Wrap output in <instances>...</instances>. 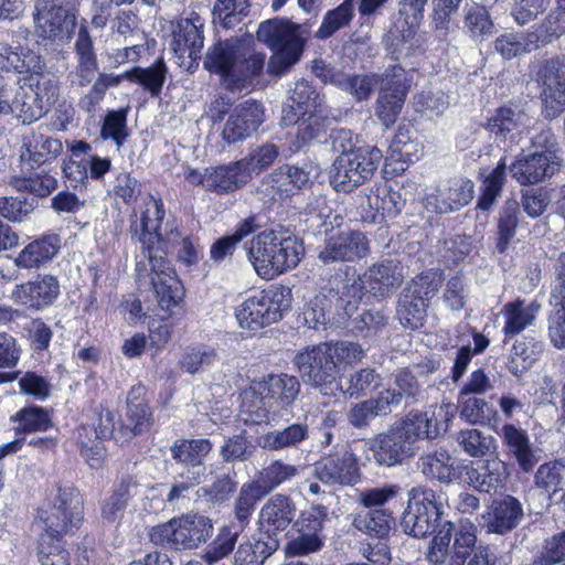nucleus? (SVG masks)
Returning a JSON list of instances; mask_svg holds the SVG:
<instances>
[{
	"label": "nucleus",
	"instance_id": "1",
	"mask_svg": "<svg viewBox=\"0 0 565 565\" xmlns=\"http://www.w3.org/2000/svg\"><path fill=\"white\" fill-rule=\"evenodd\" d=\"M131 221V238L142 244L141 259L137 263L140 270L143 258L148 260L150 279L161 310L168 312L178 306L183 297V288L175 270L166 255L180 246L178 256L186 265L200 258V248L195 241L180 230L178 220L167 214L161 199L148 194L142 200L140 216L135 212Z\"/></svg>",
	"mask_w": 565,
	"mask_h": 565
},
{
	"label": "nucleus",
	"instance_id": "2",
	"mask_svg": "<svg viewBox=\"0 0 565 565\" xmlns=\"http://www.w3.org/2000/svg\"><path fill=\"white\" fill-rule=\"evenodd\" d=\"M84 503L74 488L53 490L46 502L38 509L32 530L39 536V555L42 565H70L68 553L52 545L83 521Z\"/></svg>",
	"mask_w": 565,
	"mask_h": 565
},
{
	"label": "nucleus",
	"instance_id": "3",
	"mask_svg": "<svg viewBox=\"0 0 565 565\" xmlns=\"http://www.w3.org/2000/svg\"><path fill=\"white\" fill-rule=\"evenodd\" d=\"M266 54L257 52L248 41L226 40L206 52L204 67L221 76L230 87H239L258 76L265 66Z\"/></svg>",
	"mask_w": 565,
	"mask_h": 565
},
{
	"label": "nucleus",
	"instance_id": "4",
	"mask_svg": "<svg viewBox=\"0 0 565 565\" xmlns=\"http://www.w3.org/2000/svg\"><path fill=\"white\" fill-rule=\"evenodd\" d=\"M246 255L259 277L273 279L299 264L303 247L295 236L270 228L252 238Z\"/></svg>",
	"mask_w": 565,
	"mask_h": 565
},
{
	"label": "nucleus",
	"instance_id": "5",
	"mask_svg": "<svg viewBox=\"0 0 565 565\" xmlns=\"http://www.w3.org/2000/svg\"><path fill=\"white\" fill-rule=\"evenodd\" d=\"M257 40L266 44L273 52L267 73L273 76L286 74L303 52V39L299 25L287 20L273 19L264 21L257 30Z\"/></svg>",
	"mask_w": 565,
	"mask_h": 565
},
{
	"label": "nucleus",
	"instance_id": "6",
	"mask_svg": "<svg viewBox=\"0 0 565 565\" xmlns=\"http://www.w3.org/2000/svg\"><path fill=\"white\" fill-rule=\"evenodd\" d=\"M477 533V526L470 521H460L457 525L445 521L425 553L426 562L428 565H466L478 550Z\"/></svg>",
	"mask_w": 565,
	"mask_h": 565
},
{
	"label": "nucleus",
	"instance_id": "7",
	"mask_svg": "<svg viewBox=\"0 0 565 565\" xmlns=\"http://www.w3.org/2000/svg\"><path fill=\"white\" fill-rule=\"evenodd\" d=\"M443 501V495L433 489L413 487L408 491V504L401 521L403 531L414 537L437 534L446 521Z\"/></svg>",
	"mask_w": 565,
	"mask_h": 565
},
{
	"label": "nucleus",
	"instance_id": "8",
	"mask_svg": "<svg viewBox=\"0 0 565 565\" xmlns=\"http://www.w3.org/2000/svg\"><path fill=\"white\" fill-rule=\"evenodd\" d=\"M213 534L211 519L201 514H185L169 522L153 526L149 532L150 541L174 551L198 548Z\"/></svg>",
	"mask_w": 565,
	"mask_h": 565
},
{
	"label": "nucleus",
	"instance_id": "9",
	"mask_svg": "<svg viewBox=\"0 0 565 565\" xmlns=\"http://www.w3.org/2000/svg\"><path fill=\"white\" fill-rule=\"evenodd\" d=\"M291 306V290L287 287H271L245 299L235 309V317L242 329L258 331L281 319L282 312Z\"/></svg>",
	"mask_w": 565,
	"mask_h": 565
},
{
	"label": "nucleus",
	"instance_id": "10",
	"mask_svg": "<svg viewBox=\"0 0 565 565\" xmlns=\"http://www.w3.org/2000/svg\"><path fill=\"white\" fill-rule=\"evenodd\" d=\"M294 362L302 380L322 395L337 397L339 393H343L337 362L332 360L327 344L306 348L295 356Z\"/></svg>",
	"mask_w": 565,
	"mask_h": 565
},
{
	"label": "nucleus",
	"instance_id": "11",
	"mask_svg": "<svg viewBox=\"0 0 565 565\" xmlns=\"http://www.w3.org/2000/svg\"><path fill=\"white\" fill-rule=\"evenodd\" d=\"M382 158V151L374 146H361L338 156L330 179L333 189L348 193L362 185L373 177Z\"/></svg>",
	"mask_w": 565,
	"mask_h": 565
},
{
	"label": "nucleus",
	"instance_id": "12",
	"mask_svg": "<svg viewBox=\"0 0 565 565\" xmlns=\"http://www.w3.org/2000/svg\"><path fill=\"white\" fill-rule=\"evenodd\" d=\"M17 84L13 97L9 98L8 115L13 114L23 124L41 119L56 100L57 86L51 79L34 82L33 77H28Z\"/></svg>",
	"mask_w": 565,
	"mask_h": 565
},
{
	"label": "nucleus",
	"instance_id": "13",
	"mask_svg": "<svg viewBox=\"0 0 565 565\" xmlns=\"http://www.w3.org/2000/svg\"><path fill=\"white\" fill-rule=\"evenodd\" d=\"M455 413L456 406L452 403H441L429 412L412 411L393 425L408 446L413 447L419 439H435L441 431H446Z\"/></svg>",
	"mask_w": 565,
	"mask_h": 565
},
{
	"label": "nucleus",
	"instance_id": "14",
	"mask_svg": "<svg viewBox=\"0 0 565 565\" xmlns=\"http://www.w3.org/2000/svg\"><path fill=\"white\" fill-rule=\"evenodd\" d=\"M494 379L490 377L482 367L470 373L458 393L460 417L470 425H481L489 420L488 402L480 397L492 392Z\"/></svg>",
	"mask_w": 565,
	"mask_h": 565
},
{
	"label": "nucleus",
	"instance_id": "15",
	"mask_svg": "<svg viewBox=\"0 0 565 565\" xmlns=\"http://www.w3.org/2000/svg\"><path fill=\"white\" fill-rule=\"evenodd\" d=\"M408 87L409 81L407 79L406 71L399 65L388 66L381 75L375 115L386 129L397 120Z\"/></svg>",
	"mask_w": 565,
	"mask_h": 565
},
{
	"label": "nucleus",
	"instance_id": "16",
	"mask_svg": "<svg viewBox=\"0 0 565 565\" xmlns=\"http://www.w3.org/2000/svg\"><path fill=\"white\" fill-rule=\"evenodd\" d=\"M536 82L545 118L557 117L565 109V55L545 61L537 71Z\"/></svg>",
	"mask_w": 565,
	"mask_h": 565
},
{
	"label": "nucleus",
	"instance_id": "17",
	"mask_svg": "<svg viewBox=\"0 0 565 565\" xmlns=\"http://www.w3.org/2000/svg\"><path fill=\"white\" fill-rule=\"evenodd\" d=\"M370 253V242L364 233L355 230H341L329 235L318 253L324 265L351 263L365 258Z\"/></svg>",
	"mask_w": 565,
	"mask_h": 565
},
{
	"label": "nucleus",
	"instance_id": "18",
	"mask_svg": "<svg viewBox=\"0 0 565 565\" xmlns=\"http://www.w3.org/2000/svg\"><path fill=\"white\" fill-rule=\"evenodd\" d=\"M60 282L53 275H38L35 279L15 285L11 291V300L28 310H43L58 298Z\"/></svg>",
	"mask_w": 565,
	"mask_h": 565
},
{
	"label": "nucleus",
	"instance_id": "19",
	"mask_svg": "<svg viewBox=\"0 0 565 565\" xmlns=\"http://www.w3.org/2000/svg\"><path fill=\"white\" fill-rule=\"evenodd\" d=\"M313 476L326 486H353L360 478L356 457L348 449L322 457L313 465Z\"/></svg>",
	"mask_w": 565,
	"mask_h": 565
},
{
	"label": "nucleus",
	"instance_id": "20",
	"mask_svg": "<svg viewBox=\"0 0 565 565\" xmlns=\"http://www.w3.org/2000/svg\"><path fill=\"white\" fill-rule=\"evenodd\" d=\"M473 199V183L465 178H451L438 184L434 193L425 198L428 211L447 214L467 206Z\"/></svg>",
	"mask_w": 565,
	"mask_h": 565
},
{
	"label": "nucleus",
	"instance_id": "21",
	"mask_svg": "<svg viewBox=\"0 0 565 565\" xmlns=\"http://www.w3.org/2000/svg\"><path fill=\"white\" fill-rule=\"evenodd\" d=\"M562 157H548L542 153L531 152L520 154L511 164L512 178L521 185H532L552 178L563 167Z\"/></svg>",
	"mask_w": 565,
	"mask_h": 565
},
{
	"label": "nucleus",
	"instance_id": "22",
	"mask_svg": "<svg viewBox=\"0 0 565 565\" xmlns=\"http://www.w3.org/2000/svg\"><path fill=\"white\" fill-rule=\"evenodd\" d=\"M366 444L374 461L380 466L394 467L414 455V447L408 446L394 425L370 438Z\"/></svg>",
	"mask_w": 565,
	"mask_h": 565
},
{
	"label": "nucleus",
	"instance_id": "23",
	"mask_svg": "<svg viewBox=\"0 0 565 565\" xmlns=\"http://www.w3.org/2000/svg\"><path fill=\"white\" fill-rule=\"evenodd\" d=\"M212 450L207 439H179L171 446V456L183 467L182 476L192 481H202L205 477L204 458Z\"/></svg>",
	"mask_w": 565,
	"mask_h": 565
},
{
	"label": "nucleus",
	"instance_id": "24",
	"mask_svg": "<svg viewBox=\"0 0 565 565\" xmlns=\"http://www.w3.org/2000/svg\"><path fill=\"white\" fill-rule=\"evenodd\" d=\"M264 121V110L256 102H246L235 107L227 117L222 136L228 142L243 141L249 138Z\"/></svg>",
	"mask_w": 565,
	"mask_h": 565
},
{
	"label": "nucleus",
	"instance_id": "25",
	"mask_svg": "<svg viewBox=\"0 0 565 565\" xmlns=\"http://www.w3.org/2000/svg\"><path fill=\"white\" fill-rule=\"evenodd\" d=\"M404 280L403 267L396 260L386 259L370 266L362 274L365 292L383 299L396 290Z\"/></svg>",
	"mask_w": 565,
	"mask_h": 565
},
{
	"label": "nucleus",
	"instance_id": "26",
	"mask_svg": "<svg viewBox=\"0 0 565 565\" xmlns=\"http://www.w3.org/2000/svg\"><path fill=\"white\" fill-rule=\"evenodd\" d=\"M204 19L196 12L180 18L173 31L174 52L180 56L188 54L193 61L200 58L204 46Z\"/></svg>",
	"mask_w": 565,
	"mask_h": 565
},
{
	"label": "nucleus",
	"instance_id": "27",
	"mask_svg": "<svg viewBox=\"0 0 565 565\" xmlns=\"http://www.w3.org/2000/svg\"><path fill=\"white\" fill-rule=\"evenodd\" d=\"M401 193L391 188L379 189L374 195H367L361 203V220L369 224H381L385 217H394L404 207Z\"/></svg>",
	"mask_w": 565,
	"mask_h": 565
},
{
	"label": "nucleus",
	"instance_id": "28",
	"mask_svg": "<svg viewBox=\"0 0 565 565\" xmlns=\"http://www.w3.org/2000/svg\"><path fill=\"white\" fill-rule=\"evenodd\" d=\"M316 75L323 82L350 93L358 102L367 99L375 87L381 86V75H348L327 70L322 62L315 65Z\"/></svg>",
	"mask_w": 565,
	"mask_h": 565
},
{
	"label": "nucleus",
	"instance_id": "29",
	"mask_svg": "<svg viewBox=\"0 0 565 565\" xmlns=\"http://www.w3.org/2000/svg\"><path fill=\"white\" fill-rule=\"evenodd\" d=\"M35 10L34 22L43 38L55 39L75 25L74 14L54 2L39 1Z\"/></svg>",
	"mask_w": 565,
	"mask_h": 565
},
{
	"label": "nucleus",
	"instance_id": "30",
	"mask_svg": "<svg viewBox=\"0 0 565 565\" xmlns=\"http://www.w3.org/2000/svg\"><path fill=\"white\" fill-rule=\"evenodd\" d=\"M542 310L539 301L516 299L503 305L500 315L504 321L502 332L507 338H512L527 328L534 327Z\"/></svg>",
	"mask_w": 565,
	"mask_h": 565
},
{
	"label": "nucleus",
	"instance_id": "31",
	"mask_svg": "<svg viewBox=\"0 0 565 565\" xmlns=\"http://www.w3.org/2000/svg\"><path fill=\"white\" fill-rule=\"evenodd\" d=\"M143 392V386L135 385L128 393L126 423L118 429L122 440H128L136 435L148 431L152 425L149 407L141 399Z\"/></svg>",
	"mask_w": 565,
	"mask_h": 565
},
{
	"label": "nucleus",
	"instance_id": "32",
	"mask_svg": "<svg viewBox=\"0 0 565 565\" xmlns=\"http://www.w3.org/2000/svg\"><path fill=\"white\" fill-rule=\"evenodd\" d=\"M499 436L508 454L515 459L521 470L530 472L539 460L527 431L514 424H504Z\"/></svg>",
	"mask_w": 565,
	"mask_h": 565
},
{
	"label": "nucleus",
	"instance_id": "33",
	"mask_svg": "<svg viewBox=\"0 0 565 565\" xmlns=\"http://www.w3.org/2000/svg\"><path fill=\"white\" fill-rule=\"evenodd\" d=\"M60 248L61 239L57 235H43L25 245L13 258V263L18 268L38 269L52 262Z\"/></svg>",
	"mask_w": 565,
	"mask_h": 565
},
{
	"label": "nucleus",
	"instance_id": "34",
	"mask_svg": "<svg viewBox=\"0 0 565 565\" xmlns=\"http://www.w3.org/2000/svg\"><path fill=\"white\" fill-rule=\"evenodd\" d=\"M523 518L521 502L511 495L493 501L484 523L488 533L503 535L515 529Z\"/></svg>",
	"mask_w": 565,
	"mask_h": 565
},
{
	"label": "nucleus",
	"instance_id": "35",
	"mask_svg": "<svg viewBox=\"0 0 565 565\" xmlns=\"http://www.w3.org/2000/svg\"><path fill=\"white\" fill-rule=\"evenodd\" d=\"M427 1L428 0L399 1V20L396 28L404 43L409 44L406 47L407 51L419 49L424 43V38L418 34V30L424 20V11Z\"/></svg>",
	"mask_w": 565,
	"mask_h": 565
},
{
	"label": "nucleus",
	"instance_id": "36",
	"mask_svg": "<svg viewBox=\"0 0 565 565\" xmlns=\"http://www.w3.org/2000/svg\"><path fill=\"white\" fill-rule=\"evenodd\" d=\"M62 149L63 146L58 139L39 130H31L22 137L20 159L34 168L61 153Z\"/></svg>",
	"mask_w": 565,
	"mask_h": 565
},
{
	"label": "nucleus",
	"instance_id": "37",
	"mask_svg": "<svg viewBox=\"0 0 565 565\" xmlns=\"http://www.w3.org/2000/svg\"><path fill=\"white\" fill-rule=\"evenodd\" d=\"M257 383L258 390H263L275 411L291 407L300 394V383L292 375L270 374Z\"/></svg>",
	"mask_w": 565,
	"mask_h": 565
},
{
	"label": "nucleus",
	"instance_id": "38",
	"mask_svg": "<svg viewBox=\"0 0 565 565\" xmlns=\"http://www.w3.org/2000/svg\"><path fill=\"white\" fill-rule=\"evenodd\" d=\"M295 512V504L289 497L275 494L260 509L259 524L269 533L285 531L292 522Z\"/></svg>",
	"mask_w": 565,
	"mask_h": 565
},
{
	"label": "nucleus",
	"instance_id": "39",
	"mask_svg": "<svg viewBox=\"0 0 565 565\" xmlns=\"http://www.w3.org/2000/svg\"><path fill=\"white\" fill-rule=\"evenodd\" d=\"M141 494V486L132 478L122 479L113 493L105 498L100 505L102 518L108 523L119 521L129 502Z\"/></svg>",
	"mask_w": 565,
	"mask_h": 565
},
{
	"label": "nucleus",
	"instance_id": "40",
	"mask_svg": "<svg viewBox=\"0 0 565 565\" xmlns=\"http://www.w3.org/2000/svg\"><path fill=\"white\" fill-rule=\"evenodd\" d=\"M205 189L217 194L233 192L247 184V174L239 161L218 167L206 168Z\"/></svg>",
	"mask_w": 565,
	"mask_h": 565
},
{
	"label": "nucleus",
	"instance_id": "41",
	"mask_svg": "<svg viewBox=\"0 0 565 565\" xmlns=\"http://www.w3.org/2000/svg\"><path fill=\"white\" fill-rule=\"evenodd\" d=\"M309 426L306 423H292L284 428L274 429L263 434L259 445L269 451H280L297 448L309 438Z\"/></svg>",
	"mask_w": 565,
	"mask_h": 565
},
{
	"label": "nucleus",
	"instance_id": "42",
	"mask_svg": "<svg viewBox=\"0 0 565 565\" xmlns=\"http://www.w3.org/2000/svg\"><path fill=\"white\" fill-rule=\"evenodd\" d=\"M470 483L480 492L489 493L501 488L507 478L505 463L492 458L477 465L468 472Z\"/></svg>",
	"mask_w": 565,
	"mask_h": 565
},
{
	"label": "nucleus",
	"instance_id": "43",
	"mask_svg": "<svg viewBox=\"0 0 565 565\" xmlns=\"http://www.w3.org/2000/svg\"><path fill=\"white\" fill-rule=\"evenodd\" d=\"M335 287L330 288L329 294L340 309H343L348 316H351L358 308L365 292V282L362 281V275L358 277H344L334 279Z\"/></svg>",
	"mask_w": 565,
	"mask_h": 565
},
{
	"label": "nucleus",
	"instance_id": "44",
	"mask_svg": "<svg viewBox=\"0 0 565 565\" xmlns=\"http://www.w3.org/2000/svg\"><path fill=\"white\" fill-rule=\"evenodd\" d=\"M258 383L253 384L243 393L242 415L245 423L262 424L269 420L276 411L263 390H258Z\"/></svg>",
	"mask_w": 565,
	"mask_h": 565
},
{
	"label": "nucleus",
	"instance_id": "45",
	"mask_svg": "<svg viewBox=\"0 0 565 565\" xmlns=\"http://www.w3.org/2000/svg\"><path fill=\"white\" fill-rule=\"evenodd\" d=\"M321 108L307 113L306 116L294 111V105L282 108V121L286 126L298 125L297 136L302 142H308L319 137L324 131Z\"/></svg>",
	"mask_w": 565,
	"mask_h": 565
},
{
	"label": "nucleus",
	"instance_id": "46",
	"mask_svg": "<svg viewBox=\"0 0 565 565\" xmlns=\"http://www.w3.org/2000/svg\"><path fill=\"white\" fill-rule=\"evenodd\" d=\"M299 473V469L295 465L285 462L281 459L273 460L268 466L264 467L255 477L253 482L256 487L267 495L280 484L292 480Z\"/></svg>",
	"mask_w": 565,
	"mask_h": 565
},
{
	"label": "nucleus",
	"instance_id": "47",
	"mask_svg": "<svg viewBox=\"0 0 565 565\" xmlns=\"http://www.w3.org/2000/svg\"><path fill=\"white\" fill-rule=\"evenodd\" d=\"M525 120L526 116L522 111L511 107H501L488 120V129L498 138L507 139L510 135L511 141L516 143Z\"/></svg>",
	"mask_w": 565,
	"mask_h": 565
},
{
	"label": "nucleus",
	"instance_id": "48",
	"mask_svg": "<svg viewBox=\"0 0 565 565\" xmlns=\"http://www.w3.org/2000/svg\"><path fill=\"white\" fill-rule=\"evenodd\" d=\"M168 68L162 58L148 67H134L124 73L125 79L141 85L151 96H158L166 82Z\"/></svg>",
	"mask_w": 565,
	"mask_h": 565
},
{
	"label": "nucleus",
	"instance_id": "49",
	"mask_svg": "<svg viewBox=\"0 0 565 565\" xmlns=\"http://www.w3.org/2000/svg\"><path fill=\"white\" fill-rule=\"evenodd\" d=\"M392 412L386 399L379 394L376 398H369L354 404L348 412V422L358 429L367 428L373 419L386 416Z\"/></svg>",
	"mask_w": 565,
	"mask_h": 565
},
{
	"label": "nucleus",
	"instance_id": "50",
	"mask_svg": "<svg viewBox=\"0 0 565 565\" xmlns=\"http://www.w3.org/2000/svg\"><path fill=\"white\" fill-rule=\"evenodd\" d=\"M393 523L394 518L387 509H370L364 513H359L353 522L359 531L376 539L385 537Z\"/></svg>",
	"mask_w": 565,
	"mask_h": 565
},
{
	"label": "nucleus",
	"instance_id": "51",
	"mask_svg": "<svg viewBox=\"0 0 565 565\" xmlns=\"http://www.w3.org/2000/svg\"><path fill=\"white\" fill-rule=\"evenodd\" d=\"M239 530L232 525H223L217 534L202 554V559L206 565H214L221 559L230 556L237 543Z\"/></svg>",
	"mask_w": 565,
	"mask_h": 565
},
{
	"label": "nucleus",
	"instance_id": "52",
	"mask_svg": "<svg viewBox=\"0 0 565 565\" xmlns=\"http://www.w3.org/2000/svg\"><path fill=\"white\" fill-rule=\"evenodd\" d=\"M354 0H344L337 8L327 11L319 29L316 32V38L327 40L340 29L350 25L354 18Z\"/></svg>",
	"mask_w": 565,
	"mask_h": 565
},
{
	"label": "nucleus",
	"instance_id": "53",
	"mask_svg": "<svg viewBox=\"0 0 565 565\" xmlns=\"http://www.w3.org/2000/svg\"><path fill=\"white\" fill-rule=\"evenodd\" d=\"M393 384L394 387H388L380 393L391 408L398 406L404 398H415L419 392L418 382L408 369L397 371L394 374Z\"/></svg>",
	"mask_w": 565,
	"mask_h": 565
},
{
	"label": "nucleus",
	"instance_id": "54",
	"mask_svg": "<svg viewBox=\"0 0 565 565\" xmlns=\"http://www.w3.org/2000/svg\"><path fill=\"white\" fill-rule=\"evenodd\" d=\"M463 29L476 41H484L493 34L494 24L488 10L479 4L465 8Z\"/></svg>",
	"mask_w": 565,
	"mask_h": 565
},
{
	"label": "nucleus",
	"instance_id": "55",
	"mask_svg": "<svg viewBox=\"0 0 565 565\" xmlns=\"http://www.w3.org/2000/svg\"><path fill=\"white\" fill-rule=\"evenodd\" d=\"M418 468L422 473L431 480L449 481L452 470L451 456L446 449H437L423 455L418 459Z\"/></svg>",
	"mask_w": 565,
	"mask_h": 565
},
{
	"label": "nucleus",
	"instance_id": "56",
	"mask_svg": "<svg viewBox=\"0 0 565 565\" xmlns=\"http://www.w3.org/2000/svg\"><path fill=\"white\" fill-rule=\"evenodd\" d=\"M127 115L128 110L124 108L108 110L102 121L100 139L113 141L118 150L129 137Z\"/></svg>",
	"mask_w": 565,
	"mask_h": 565
},
{
	"label": "nucleus",
	"instance_id": "57",
	"mask_svg": "<svg viewBox=\"0 0 565 565\" xmlns=\"http://www.w3.org/2000/svg\"><path fill=\"white\" fill-rule=\"evenodd\" d=\"M279 156V148L274 143H264L253 148L246 157L238 160L248 181L269 168Z\"/></svg>",
	"mask_w": 565,
	"mask_h": 565
},
{
	"label": "nucleus",
	"instance_id": "58",
	"mask_svg": "<svg viewBox=\"0 0 565 565\" xmlns=\"http://www.w3.org/2000/svg\"><path fill=\"white\" fill-rule=\"evenodd\" d=\"M456 441L470 457L490 455L495 446L494 438L477 428L462 429L456 434Z\"/></svg>",
	"mask_w": 565,
	"mask_h": 565
},
{
	"label": "nucleus",
	"instance_id": "59",
	"mask_svg": "<svg viewBox=\"0 0 565 565\" xmlns=\"http://www.w3.org/2000/svg\"><path fill=\"white\" fill-rule=\"evenodd\" d=\"M248 7V0H215L212 9L213 21L225 29H234L247 15Z\"/></svg>",
	"mask_w": 565,
	"mask_h": 565
},
{
	"label": "nucleus",
	"instance_id": "60",
	"mask_svg": "<svg viewBox=\"0 0 565 565\" xmlns=\"http://www.w3.org/2000/svg\"><path fill=\"white\" fill-rule=\"evenodd\" d=\"M294 193V185L289 184L280 168L266 177L258 188V194L266 203L282 202Z\"/></svg>",
	"mask_w": 565,
	"mask_h": 565
},
{
	"label": "nucleus",
	"instance_id": "61",
	"mask_svg": "<svg viewBox=\"0 0 565 565\" xmlns=\"http://www.w3.org/2000/svg\"><path fill=\"white\" fill-rule=\"evenodd\" d=\"M519 203L514 200L505 202L498 218L497 249L504 253L515 235L519 225Z\"/></svg>",
	"mask_w": 565,
	"mask_h": 565
},
{
	"label": "nucleus",
	"instance_id": "62",
	"mask_svg": "<svg viewBox=\"0 0 565 565\" xmlns=\"http://www.w3.org/2000/svg\"><path fill=\"white\" fill-rule=\"evenodd\" d=\"M427 306L428 303L422 300L420 297L405 290L397 306V316L401 323L411 329L418 328L422 326Z\"/></svg>",
	"mask_w": 565,
	"mask_h": 565
},
{
	"label": "nucleus",
	"instance_id": "63",
	"mask_svg": "<svg viewBox=\"0 0 565 565\" xmlns=\"http://www.w3.org/2000/svg\"><path fill=\"white\" fill-rule=\"evenodd\" d=\"M290 105L294 111L306 116L307 113L317 111L322 106L319 92L307 81H298L290 94Z\"/></svg>",
	"mask_w": 565,
	"mask_h": 565
},
{
	"label": "nucleus",
	"instance_id": "64",
	"mask_svg": "<svg viewBox=\"0 0 565 565\" xmlns=\"http://www.w3.org/2000/svg\"><path fill=\"white\" fill-rule=\"evenodd\" d=\"M11 419L19 422V433L45 431L52 426L49 413L39 406H30L19 411Z\"/></svg>",
	"mask_w": 565,
	"mask_h": 565
}]
</instances>
